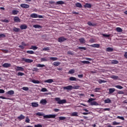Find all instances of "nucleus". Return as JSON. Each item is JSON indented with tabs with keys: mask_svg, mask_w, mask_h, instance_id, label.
Masks as SVG:
<instances>
[{
	"mask_svg": "<svg viewBox=\"0 0 127 127\" xmlns=\"http://www.w3.org/2000/svg\"><path fill=\"white\" fill-rule=\"evenodd\" d=\"M90 47H93V48H100V44H94L91 45Z\"/></svg>",
	"mask_w": 127,
	"mask_h": 127,
	"instance_id": "obj_11",
	"label": "nucleus"
},
{
	"mask_svg": "<svg viewBox=\"0 0 127 127\" xmlns=\"http://www.w3.org/2000/svg\"><path fill=\"white\" fill-rule=\"evenodd\" d=\"M18 120H19V121H21L22 120H24V119H25V116H23V115L21 114L20 115V116L17 117Z\"/></svg>",
	"mask_w": 127,
	"mask_h": 127,
	"instance_id": "obj_16",
	"label": "nucleus"
},
{
	"mask_svg": "<svg viewBox=\"0 0 127 127\" xmlns=\"http://www.w3.org/2000/svg\"><path fill=\"white\" fill-rule=\"evenodd\" d=\"M118 94H119V95H124V94H125V92L122 90H120L118 92Z\"/></svg>",
	"mask_w": 127,
	"mask_h": 127,
	"instance_id": "obj_51",
	"label": "nucleus"
},
{
	"mask_svg": "<svg viewBox=\"0 0 127 127\" xmlns=\"http://www.w3.org/2000/svg\"><path fill=\"white\" fill-rule=\"evenodd\" d=\"M15 70L16 71H24V68L22 66H16Z\"/></svg>",
	"mask_w": 127,
	"mask_h": 127,
	"instance_id": "obj_10",
	"label": "nucleus"
},
{
	"mask_svg": "<svg viewBox=\"0 0 127 127\" xmlns=\"http://www.w3.org/2000/svg\"><path fill=\"white\" fill-rule=\"evenodd\" d=\"M36 116H39V117L43 116L44 119H55V118L56 117V115L55 114L45 115L44 113H41L40 112L37 113Z\"/></svg>",
	"mask_w": 127,
	"mask_h": 127,
	"instance_id": "obj_1",
	"label": "nucleus"
},
{
	"mask_svg": "<svg viewBox=\"0 0 127 127\" xmlns=\"http://www.w3.org/2000/svg\"><path fill=\"white\" fill-rule=\"evenodd\" d=\"M116 31H117V32H123V29L120 27H117L116 28Z\"/></svg>",
	"mask_w": 127,
	"mask_h": 127,
	"instance_id": "obj_39",
	"label": "nucleus"
},
{
	"mask_svg": "<svg viewBox=\"0 0 127 127\" xmlns=\"http://www.w3.org/2000/svg\"><path fill=\"white\" fill-rule=\"evenodd\" d=\"M116 91V89L114 88L109 89V94H113L114 92Z\"/></svg>",
	"mask_w": 127,
	"mask_h": 127,
	"instance_id": "obj_31",
	"label": "nucleus"
},
{
	"mask_svg": "<svg viewBox=\"0 0 127 127\" xmlns=\"http://www.w3.org/2000/svg\"><path fill=\"white\" fill-rule=\"evenodd\" d=\"M64 90H67L68 91H71L73 89V86L68 85L67 86H64L63 88Z\"/></svg>",
	"mask_w": 127,
	"mask_h": 127,
	"instance_id": "obj_5",
	"label": "nucleus"
},
{
	"mask_svg": "<svg viewBox=\"0 0 127 127\" xmlns=\"http://www.w3.org/2000/svg\"><path fill=\"white\" fill-rule=\"evenodd\" d=\"M32 83H34V84H39L40 83V81L39 80L33 79L32 80Z\"/></svg>",
	"mask_w": 127,
	"mask_h": 127,
	"instance_id": "obj_33",
	"label": "nucleus"
},
{
	"mask_svg": "<svg viewBox=\"0 0 127 127\" xmlns=\"http://www.w3.org/2000/svg\"><path fill=\"white\" fill-rule=\"evenodd\" d=\"M121 124L120 123H119V122H117L116 121H114L113 123H112V125L113 126H119Z\"/></svg>",
	"mask_w": 127,
	"mask_h": 127,
	"instance_id": "obj_37",
	"label": "nucleus"
},
{
	"mask_svg": "<svg viewBox=\"0 0 127 127\" xmlns=\"http://www.w3.org/2000/svg\"><path fill=\"white\" fill-rule=\"evenodd\" d=\"M95 100H96V99L95 98H89L88 99V100L87 101L88 103H92V102H93V101H95Z\"/></svg>",
	"mask_w": 127,
	"mask_h": 127,
	"instance_id": "obj_45",
	"label": "nucleus"
},
{
	"mask_svg": "<svg viewBox=\"0 0 127 127\" xmlns=\"http://www.w3.org/2000/svg\"><path fill=\"white\" fill-rule=\"evenodd\" d=\"M5 37V35L4 34H0V38H3Z\"/></svg>",
	"mask_w": 127,
	"mask_h": 127,
	"instance_id": "obj_55",
	"label": "nucleus"
},
{
	"mask_svg": "<svg viewBox=\"0 0 127 127\" xmlns=\"http://www.w3.org/2000/svg\"><path fill=\"white\" fill-rule=\"evenodd\" d=\"M80 62L83 64H90V62L87 61H81Z\"/></svg>",
	"mask_w": 127,
	"mask_h": 127,
	"instance_id": "obj_40",
	"label": "nucleus"
},
{
	"mask_svg": "<svg viewBox=\"0 0 127 127\" xmlns=\"http://www.w3.org/2000/svg\"><path fill=\"white\" fill-rule=\"evenodd\" d=\"M54 81L52 79H47L44 81V83H48L49 84H52Z\"/></svg>",
	"mask_w": 127,
	"mask_h": 127,
	"instance_id": "obj_13",
	"label": "nucleus"
},
{
	"mask_svg": "<svg viewBox=\"0 0 127 127\" xmlns=\"http://www.w3.org/2000/svg\"><path fill=\"white\" fill-rule=\"evenodd\" d=\"M42 105H46L47 104V101L46 99H42L40 102Z\"/></svg>",
	"mask_w": 127,
	"mask_h": 127,
	"instance_id": "obj_17",
	"label": "nucleus"
},
{
	"mask_svg": "<svg viewBox=\"0 0 127 127\" xmlns=\"http://www.w3.org/2000/svg\"><path fill=\"white\" fill-rule=\"evenodd\" d=\"M26 53L28 54H34L33 51H27Z\"/></svg>",
	"mask_w": 127,
	"mask_h": 127,
	"instance_id": "obj_46",
	"label": "nucleus"
},
{
	"mask_svg": "<svg viewBox=\"0 0 127 127\" xmlns=\"http://www.w3.org/2000/svg\"><path fill=\"white\" fill-rule=\"evenodd\" d=\"M2 22H6V23H8L9 22V21L7 19H4L1 20Z\"/></svg>",
	"mask_w": 127,
	"mask_h": 127,
	"instance_id": "obj_56",
	"label": "nucleus"
},
{
	"mask_svg": "<svg viewBox=\"0 0 127 127\" xmlns=\"http://www.w3.org/2000/svg\"><path fill=\"white\" fill-rule=\"evenodd\" d=\"M83 7L84 8H91L92 7V4L89 3H86L84 5Z\"/></svg>",
	"mask_w": 127,
	"mask_h": 127,
	"instance_id": "obj_7",
	"label": "nucleus"
},
{
	"mask_svg": "<svg viewBox=\"0 0 127 127\" xmlns=\"http://www.w3.org/2000/svg\"><path fill=\"white\" fill-rule=\"evenodd\" d=\"M20 28L22 30H23V29H26L27 28V25L26 24H22L20 26Z\"/></svg>",
	"mask_w": 127,
	"mask_h": 127,
	"instance_id": "obj_15",
	"label": "nucleus"
},
{
	"mask_svg": "<svg viewBox=\"0 0 127 127\" xmlns=\"http://www.w3.org/2000/svg\"><path fill=\"white\" fill-rule=\"evenodd\" d=\"M98 82L99 84H103V83H107V81L102 80V79H99Z\"/></svg>",
	"mask_w": 127,
	"mask_h": 127,
	"instance_id": "obj_27",
	"label": "nucleus"
},
{
	"mask_svg": "<svg viewBox=\"0 0 127 127\" xmlns=\"http://www.w3.org/2000/svg\"><path fill=\"white\" fill-rule=\"evenodd\" d=\"M115 88H117V89H119V90H122V89H124V87L121 85H116Z\"/></svg>",
	"mask_w": 127,
	"mask_h": 127,
	"instance_id": "obj_42",
	"label": "nucleus"
},
{
	"mask_svg": "<svg viewBox=\"0 0 127 127\" xmlns=\"http://www.w3.org/2000/svg\"><path fill=\"white\" fill-rule=\"evenodd\" d=\"M67 40V38L64 37H60L58 38V42L62 43V42H64V41H66Z\"/></svg>",
	"mask_w": 127,
	"mask_h": 127,
	"instance_id": "obj_4",
	"label": "nucleus"
},
{
	"mask_svg": "<svg viewBox=\"0 0 127 127\" xmlns=\"http://www.w3.org/2000/svg\"><path fill=\"white\" fill-rule=\"evenodd\" d=\"M34 127H42V125L40 124L35 125Z\"/></svg>",
	"mask_w": 127,
	"mask_h": 127,
	"instance_id": "obj_60",
	"label": "nucleus"
},
{
	"mask_svg": "<svg viewBox=\"0 0 127 127\" xmlns=\"http://www.w3.org/2000/svg\"><path fill=\"white\" fill-rule=\"evenodd\" d=\"M111 62L110 63V64H118L119 62L117 60H112L110 61Z\"/></svg>",
	"mask_w": 127,
	"mask_h": 127,
	"instance_id": "obj_25",
	"label": "nucleus"
},
{
	"mask_svg": "<svg viewBox=\"0 0 127 127\" xmlns=\"http://www.w3.org/2000/svg\"><path fill=\"white\" fill-rule=\"evenodd\" d=\"M69 81H77V78L76 77L71 76L69 78Z\"/></svg>",
	"mask_w": 127,
	"mask_h": 127,
	"instance_id": "obj_35",
	"label": "nucleus"
},
{
	"mask_svg": "<svg viewBox=\"0 0 127 127\" xmlns=\"http://www.w3.org/2000/svg\"><path fill=\"white\" fill-rule=\"evenodd\" d=\"M64 2L63 1L60 0V1H58L56 2V5H59L60 4H64Z\"/></svg>",
	"mask_w": 127,
	"mask_h": 127,
	"instance_id": "obj_19",
	"label": "nucleus"
},
{
	"mask_svg": "<svg viewBox=\"0 0 127 127\" xmlns=\"http://www.w3.org/2000/svg\"><path fill=\"white\" fill-rule=\"evenodd\" d=\"M30 49H33V50H37L38 49V47L36 46H31Z\"/></svg>",
	"mask_w": 127,
	"mask_h": 127,
	"instance_id": "obj_32",
	"label": "nucleus"
},
{
	"mask_svg": "<svg viewBox=\"0 0 127 127\" xmlns=\"http://www.w3.org/2000/svg\"><path fill=\"white\" fill-rule=\"evenodd\" d=\"M39 70L37 67H34L33 69V71H35L36 72H37Z\"/></svg>",
	"mask_w": 127,
	"mask_h": 127,
	"instance_id": "obj_62",
	"label": "nucleus"
},
{
	"mask_svg": "<svg viewBox=\"0 0 127 127\" xmlns=\"http://www.w3.org/2000/svg\"><path fill=\"white\" fill-rule=\"evenodd\" d=\"M79 41L81 44H84V43H86V40L84 38H80L79 39Z\"/></svg>",
	"mask_w": 127,
	"mask_h": 127,
	"instance_id": "obj_12",
	"label": "nucleus"
},
{
	"mask_svg": "<svg viewBox=\"0 0 127 127\" xmlns=\"http://www.w3.org/2000/svg\"><path fill=\"white\" fill-rule=\"evenodd\" d=\"M11 66V64L8 63H4L2 64V67H3L4 68H9V67H10Z\"/></svg>",
	"mask_w": 127,
	"mask_h": 127,
	"instance_id": "obj_9",
	"label": "nucleus"
},
{
	"mask_svg": "<svg viewBox=\"0 0 127 127\" xmlns=\"http://www.w3.org/2000/svg\"><path fill=\"white\" fill-rule=\"evenodd\" d=\"M33 27H34V28H41L42 27L41 26V25H34L33 26Z\"/></svg>",
	"mask_w": 127,
	"mask_h": 127,
	"instance_id": "obj_38",
	"label": "nucleus"
},
{
	"mask_svg": "<svg viewBox=\"0 0 127 127\" xmlns=\"http://www.w3.org/2000/svg\"><path fill=\"white\" fill-rule=\"evenodd\" d=\"M31 106L33 108H37L39 104H38V102H32L31 103Z\"/></svg>",
	"mask_w": 127,
	"mask_h": 127,
	"instance_id": "obj_8",
	"label": "nucleus"
},
{
	"mask_svg": "<svg viewBox=\"0 0 127 127\" xmlns=\"http://www.w3.org/2000/svg\"><path fill=\"white\" fill-rule=\"evenodd\" d=\"M68 73L69 74H74L75 73V70L74 69H70Z\"/></svg>",
	"mask_w": 127,
	"mask_h": 127,
	"instance_id": "obj_47",
	"label": "nucleus"
},
{
	"mask_svg": "<svg viewBox=\"0 0 127 127\" xmlns=\"http://www.w3.org/2000/svg\"><path fill=\"white\" fill-rule=\"evenodd\" d=\"M71 117H78V112H74L71 114Z\"/></svg>",
	"mask_w": 127,
	"mask_h": 127,
	"instance_id": "obj_36",
	"label": "nucleus"
},
{
	"mask_svg": "<svg viewBox=\"0 0 127 127\" xmlns=\"http://www.w3.org/2000/svg\"><path fill=\"white\" fill-rule=\"evenodd\" d=\"M0 99H2L3 100H9V98H7L3 96H0Z\"/></svg>",
	"mask_w": 127,
	"mask_h": 127,
	"instance_id": "obj_57",
	"label": "nucleus"
},
{
	"mask_svg": "<svg viewBox=\"0 0 127 127\" xmlns=\"http://www.w3.org/2000/svg\"><path fill=\"white\" fill-rule=\"evenodd\" d=\"M30 17H32V18H37V14L32 13L30 15Z\"/></svg>",
	"mask_w": 127,
	"mask_h": 127,
	"instance_id": "obj_22",
	"label": "nucleus"
},
{
	"mask_svg": "<svg viewBox=\"0 0 127 127\" xmlns=\"http://www.w3.org/2000/svg\"><path fill=\"white\" fill-rule=\"evenodd\" d=\"M13 19H14V22L17 23V22H20L21 21L20 19L17 16H15Z\"/></svg>",
	"mask_w": 127,
	"mask_h": 127,
	"instance_id": "obj_14",
	"label": "nucleus"
},
{
	"mask_svg": "<svg viewBox=\"0 0 127 127\" xmlns=\"http://www.w3.org/2000/svg\"><path fill=\"white\" fill-rule=\"evenodd\" d=\"M30 120L28 118V117H26L25 123H29Z\"/></svg>",
	"mask_w": 127,
	"mask_h": 127,
	"instance_id": "obj_49",
	"label": "nucleus"
},
{
	"mask_svg": "<svg viewBox=\"0 0 127 127\" xmlns=\"http://www.w3.org/2000/svg\"><path fill=\"white\" fill-rule=\"evenodd\" d=\"M16 75L17 76H23L25 75V74L21 72H18L17 73H16Z\"/></svg>",
	"mask_w": 127,
	"mask_h": 127,
	"instance_id": "obj_44",
	"label": "nucleus"
},
{
	"mask_svg": "<svg viewBox=\"0 0 127 127\" xmlns=\"http://www.w3.org/2000/svg\"><path fill=\"white\" fill-rule=\"evenodd\" d=\"M41 62H44L45 61H47V59H46V58H41Z\"/></svg>",
	"mask_w": 127,
	"mask_h": 127,
	"instance_id": "obj_59",
	"label": "nucleus"
},
{
	"mask_svg": "<svg viewBox=\"0 0 127 127\" xmlns=\"http://www.w3.org/2000/svg\"><path fill=\"white\" fill-rule=\"evenodd\" d=\"M41 92H47V89L45 88H42L41 89Z\"/></svg>",
	"mask_w": 127,
	"mask_h": 127,
	"instance_id": "obj_58",
	"label": "nucleus"
},
{
	"mask_svg": "<svg viewBox=\"0 0 127 127\" xmlns=\"http://www.w3.org/2000/svg\"><path fill=\"white\" fill-rule=\"evenodd\" d=\"M24 91H28L29 90V88L27 87H23L22 88Z\"/></svg>",
	"mask_w": 127,
	"mask_h": 127,
	"instance_id": "obj_52",
	"label": "nucleus"
},
{
	"mask_svg": "<svg viewBox=\"0 0 127 127\" xmlns=\"http://www.w3.org/2000/svg\"><path fill=\"white\" fill-rule=\"evenodd\" d=\"M99 91H100V88H96L95 89V92L96 93H97L98 92H99Z\"/></svg>",
	"mask_w": 127,
	"mask_h": 127,
	"instance_id": "obj_63",
	"label": "nucleus"
},
{
	"mask_svg": "<svg viewBox=\"0 0 127 127\" xmlns=\"http://www.w3.org/2000/svg\"><path fill=\"white\" fill-rule=\"evenodd\" d=\"M43 51H48L50 50L49 48L48 47L46 48H44L43 49Z\"/></svg>",
	"mask_w": 127,
	"mask_h": 127,
	"instance_id": "obj_54",
	"label": "nucleus"
},
{
	"mask_svg": "<svg viewBox=\"0 0 127 127\" xmlns=\"http://www.w3.org/2000/svg\"><path fill=\"white\" fill-rule=\"evenodd\" d=\"M72 89H74V90H76L77 89H79V86H74L73 87Z\"/></svg>",
	"mask_w": 127,
	"mask_h": 127,
	"instance_id": "obj_64",
	"label": "nucleus"
},
{
	"mask_svg": "<svg viewBox=\"0 0 127 127\" xmlns=\"http://www.w3.org/2000/svg\"><path fill=\"white\" fill-rule=\"evenodd\" d=\"M111 102L112 100H111V99H110L109 98H107V99H105L104 100L105 104H111Z\"/></svg>",
	"mask_w": 127,
	"mask_h": 127,
	"instance_id": "obj_18",
	"label": "nucleus"
},
{
	"mask_svg": "<svg viewBox=\"0 0 127 127\" xmlns=\"http://www.w3.org/2000/svg\"><path fill=\"white\" fill-rule=\"evenodd\" d=\"M111 78L112 79H114V80H118V79H119V76L117 75H112Z\"/></svg>",
	"mask_w": 127,
	"mask_h": 127,
	"instance_id": "obj_43",
	"label": "nucleus"
},
{
	"mask_svg": "<svg viewBox=\"0 0 127 127\" xmlns=\"http://www.w3.org/2000/svg\"><path fill=\"white\" fill-rule=\"evenodd\" d=\"M61 64V62H55L53 63L54 66H59Z\"/></svg>",
	"mask_w": 127,
	"mask_h": 127,
	"instance_id": "obj_28",
	"label": "nucleus"
},
{
	"mask_svg": "<svg viewBox=\"0 0 127 127\" xmlns=\"http://www.w3.org/2000/svg\"><path fill=\"white\" fill-rule=\"evenodd\" d=\"M106 51H107V52H113L114 49L109 47L106 48Z\"/></svg>",
	"mask_w": 127,
	"mask_h": 127,
	"instance_id": "obj_29",
	"label": "nucleus"
},
{
	"mask_svg": "<svg viewBox=\"0 0 127 127\" xmlns=\"http://www.w3.org/2000/svg\"><path fill=\"white\" fill-rule=\"evenodd\" d=\"M78 49H81L82 50H86L87 48L84 47H78Z\"/></svg>",
	"mask_w": 127,
	"mask_h": 127,
	"instance_id": "obj_53",
	"label": "nucleus"
},
{
	"mask_svg": "<svg viewBox=\"0 0 127 127\" xmlns=\"http://www.w3.org/2000/svg\"><path fill=\"white\" fill-rule=\"evenodd\" d=\"M18 13V10H13L12 11V14H13V15H16V14H17Z\"/></svg>",
	"mask_w": 127,
	"mask_h": 127,
	"instance_id": "obj_26",
	"label": "nucleus"
},
{
	"mask_svg": "<svg viewBox=\"0 0 127 127\" xmlns=\"http://www.w3.org/2000/svg\"><path fill=\"white\" fill-rule=\"evenodd\" d=\"M36 67H38L39 68H43V67H45V65L44 64H37Z\"/></svg>",
	"mask_w": 127,
	"mask_h": 127,
	"instance_id": "obj_30",
	"label": "nucleus"
},
{
	"mask_svg": "<svg viewBox=\"0 0 127 127\" xmlns=\"http://www.w3.org/2000/svg\"><path fill=\"white\" fill-rule=\"evenodd\" d=\"M20 30V29L16 28L15 27H13V31H14V32H19Z\"/></svg>",
	"mask_w": 127,
	"mask_h": 127,
	"instance_id": "obj_23",
	"label": "nucleus"
},
{
	"mask_svg": "<svg viewBox=\"0 0 127 127\" xmlns=\"http://www.w3.org/2000/svg\"><path fill=\"white\" fill-rule=\"evenodd\" d=\"M50 60H52V61H57L58 58H55V57H50Z\"/></svg>",
	"mask_w": 127,
	"mask_h": 127,
	"instance_id": "obj_41",
	"label": "nucleus"
},
{
	"mask_svg": "<svg viewBox=\"0 0 127 127\" xmlns=\"http://www.w3.org/2000/svg\"><path fill=\"white\" fill-rule=\"evenodd\" d=\"M7 95H14V91L13 90H9L7 92Z\"/></svg>",
	"mask_w": 127,
	"mask_h": 127,
	"instance_id": "obj_24",
	"label": "nucleus"
},
{
	"mask_svg": "<svg viewBox=\"0 0 127 127\" xmlns=\"http://www.w3.org/2000/svg\"><path fill=\"white\" fill-rule=\"evenodd\" d=\"M75 6L76 7H79V8H82V7H83V6H82V4H81V3L80 2H77L75 4Z\"/></svg>",
	"mask_w": 127,
	"mask_h": 127,
	"instance_id": "obj_20",
	"label": "nucleus"
},
{
	"mask_svg": "<svg viewBox=\"0 0 127 127\" xmlns=\"http://www.w3.org/2000/svg\"><path fill=\"white\" fill-rule=\"evenodd\" d=\"M103 36H104V37H107L108 38V37H110V35L103 34Z\"/></svg>",
	"mask_w": 127,
	"mask_h": 127,
	"instance_id": "obj_61",
	"label": "nucleus"
},
{
	"mask_svg": "<svg viewBox=\"0 0 127 127\" xmlns=\"http://www.w3.org/2000/svg\"><path fill=\"white\" fill-rule=\"evenodd\" d=\"M117 119H119V120H122V121H125V118L122 116H118Z\"/></svg>",
	"mask_w": 127,
	"mask_h": 127,
	"instance_id": "obj_48",
	"label": "nucleus"
},
{
	"mask_svg": "<svg viewBox=\"0 0 127 127\" xmlns=\"http://www.w3.org/2000/svg\"><path fill=\"white\" fill-rule=\"evenodd\" d=\"M56 102H57V104L59 105H63V104H66L67 101L65 99L61 100L59 97H56L55 98Z\"/></svg>",
	"mask_w": 127,
	"mask_h": 127,
	"instance_id": "obj_2",
	"label": "nucleus"
},
{
	"mask_svg": "<svg viewBox=\"0 0 127 127\" xmlns=\"http://www.w3.org/2000/svg\"><path fill=\"white\" fill-rule=\"evenodd\" d=\"M88 25L89 26H96V24L95 23H92L90 21L88 22L87 23Z\"/></svg>",
	"mask_w": 127,
	"mask_h": 127,
	"instance_id": "obj_34",
	"label": "nucleus"
},
{
	"mask_svg": "<svg viewBox=\"0 0 127 127\" xmlns=\"http://www.w3.org/2000/svg\"><path fill=\"white\" fill-rule=\"evenodd\" d=\"M60 121H64V120H65L66 119V117H60L59 118Z\"/></svg>",
	"mask_w": 127,
	"mask_h": 127,
	"instance_id": "obj_50",
	"label": "nucleus"
},
{
	"mask_svg": "<svg viewBox=\"0 0 127 127\" xmlns=\"http://www.w3.org/2000/svg\"><path fill=\"white\" fill-rule=\"evenodd\" d=\"M90 105L91 106H98L99 103L96 102V101H92L90 103Z\"/></svg>",
	"mask_w": 127,
	"mask_h": 127,
	"instance_id": "obj_21",
	"label": "nucleus"
},
{
	"mask_svg": "<svg viewBox=\"0 0 127 127\" xmlns=\"http://www.w3.org/2000/svg\"><path fill=\"white\" fill-rule=\"evenodd\" d=\"M22 61H24L26 62V63H32L33 62V60H30L29 59H25L24 58H23L21 59Z\"/></svg>",
	"mask_w": 127,
	"mask_h": 127,
	"instance_id": "obj_3",
	"label": "nucleus"
},
{
	"mask_svg": "<svg viewBox=\"0 0 127 127\" xmlns=\"http://www.w3.org/2000/svg\"><path fill=\"white\" fill-rule=\"evenodd\" d=\"M20 6L22 8H29V5L26 3H22L20 4Z\"/></svg>",
	"mask_w": 127,
	"mask_h": 127,
	"instance_id": "obj_6",
	"label": "nucleus"
}]
</instances>
